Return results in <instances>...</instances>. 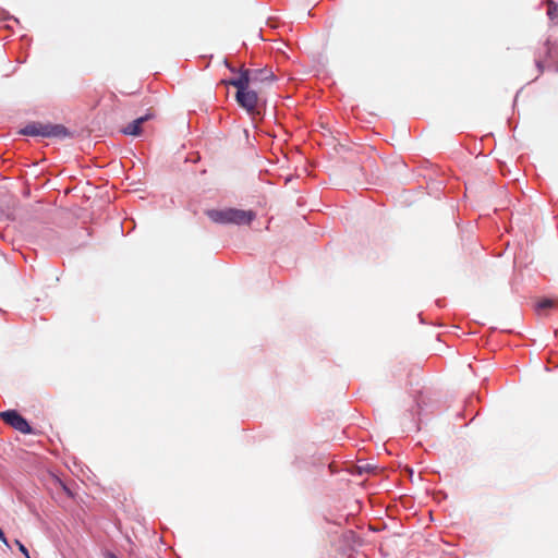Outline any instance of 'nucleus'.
<instances>
[{
  "instance_id": "nucleus-1",
  "label": "nucleus",
  "mask_w": 558,
  "mask_h": 558,
  "mask_svg": "<svg viewBox=\"0 0 558 558\" xmlns=\"http://www.w3.org/2000/svg\"><path fill=\"white\" fill-rule=\"evenodd\" d=\"M220 84L231 85L236 88L235 99L240 107L245 109L250 114H255L258 107V94L252 89V85L247 83V77H235L222 80Z\"/></svg>"
},
{
  "instance_id": "nucleus-2",
  "label": "nucleus",
  "mask_w": 558,
  "mask_h": 558,
  "mask_svg": "<svg viewBox=\"0 0 558 558\" xmlns=\"http://www.w3.org/2000/svg\"><path fill=\"white\" fill-rule=\"evenodd\" d=\"M208 218L215 223L221 225H251L256 214L253 210H243L236 208L210 209L206 211Z\"/></svg>"
},
{
  "instance_id": "nucleus-3",
  "label": "nucleus",
  "mask_w": 558,
  "mask_h": 558,
  "mask_svg": "<svg viewBox=\"0 0 558 558\" xmlns=\"http://www.w3.org/2000/svg\"><path fill=\"white\" fill-rule=\"evenodd\" d=\"M21 134L28 136L64 138L70 135V132L62 124L32 122L21 130Z\"/></svg>"
},
{
  "instance_id": "nucleus-4",
  "label": "nucleus",
  "mask_w": 558,
  "mask_h": 558,
  "mask_svg": "<svg viewBox=\"0 0 558 558\" xmlns=\"http://www.w3.org/2000/svg\"><path fill=\"white\" fill-rule=\"evenodd\" d=\"M0 418L22 434H32L33 429L28 422L15 410L0 412Z\"/></svg>"
},
{
  "instance_id": "nucleus-5",
  "label": "nucleus",
  "mask_w": 558,
  "mask_h": 558,
  "mask_svg": "<svg viewBox=\"0 0 558 558\" xmlns=\"http://www.w3.org/2000/svg\"><path fill=\"white\" fill-rule=\"evenodd\" d=\"M247 77V83L252 86L257 85L258 83H264L266 81L274 80V73L269 69H241L240 75L238 77Z\"/></svg>"
},
{
  "instance_id": "nucleus-6",
  "label": "nucleus",
  "mask_w": 558,
  "mask_h": 558,
  "mask_svg": "<svg viewBox=\"0 0 558 558\" xmlns=\"http://www.w3.org/2000/svg\"><path fill=\"white\" fill-rule=\"evenodd\" d=\"M153 117L154 114L148 112L145 116L135 119L133 122L129 123L125 128L122 129V133L131 136H141L143 132L142 125Z\"/></svg>"
},
{
  "instance_id": "nucleus-7",
  "label": "nucleus",
  "mask_w": 558,
  "mask_h": 558,
  "mask_svg": "<svg viewBox=\"0 0 558 558\" xmlns=\"http://www.w3.org/2000/svg\"><path fill=\"white\" fill-rule=\"evenodd\" d=\"M373 470V466L367 463L363 458H356V464H351V475H363L365 473H369Z\"/></svg>"
},
{
  "instance_id": "nucleus-8",
  "label": "nucleus",
  "mask_w": 558,
  "mask_h": 558,
  "mask_svg": "<svg viewBox=\"0 0 558 558\" xmlns=\"http://www.w3.org/2000/svg\"><path fill=\"white\" fill-rule=\"evenodd\" d=\"M350 539H351V550L354 548L355 545L362 546L364 543L363 537L360 535L356 536L355 533H353L352 531H351Z\"/></svg>"
},
{
  "instance_id": "nucleus-9",
  "label": "nucleus",
  "mask_w": 558,
  "mask_h": 558,
  "mask_svg": "<svg viewBox=\"0 0 558 558\" xmlns=\"http://www.w3.org/2000/svg\"><path fill=\"white\" fill-rule=\"evenodd\" d=\"M555 304H556L555 300L544 299V300L538 302L537 307L538 308H550V307L555 306Z\"/></svg>"
},
{
  "instance_id": "nucleus-10",
  "label": "nucleus",
  "mask_w": 558,
  "mask_h": 558,
  "mask_svg": "<svg viewBox=\"0 0 558 558\" xmlns=\"http://www.w3.org/2000/svg\"><path fill=\"white\" fill-rule=\"evenodd\" d=\"M15 545L19 547V550L26 557V558H31L29 556V553L27 550V548L19 541V539H15Z\"/></svg>"
},
{
  "instance_id": "nucleus-11",
  "label": "nucleus",
  "mask_w": 558,
  "mask_h": 558,
  "mask_svg": "<svg viewBox=\"0 0 558 558\" xmlns=\"http://www.w3.org/2000/svg\"><path fill=\"white\" fill-rule=\"evenodd\" d=\"M362 509V506H361V501L360 500H356L355 501V505H351V514L353 513V511H361Z\"/></svg>"
},
{
  "instance_id": "nucleus-12",
  "label": "nucleus",
  "mask_w": 558,
  "mask_h": 558,
  "mask_svg": "<svg viewBox=\"0 0 558 558\" xmlns=\"http://www.w3.org/2000/svg\"><path fill=\"white\" fill-rule=\"evenodd\" d=\"M328 41L333 45L336 43V34H332L331 32H329L328 34Z\"/></svg>"
},
{
  "instance_id": "nucleus-13",
  "label": "nucleus",
  "mask_w": 558,
  "mask_h": 558,
  "mask_svg": "<svg viewBox=\"0 0 558 558\" xmlns=\"http://www.w3.org/2000/svg\"><path fill=\"white\" fill-rule=\"evenodd\" d=\"M226 65L230 69L231 72H235V69L233 66H231L228 61L226 60L225 61Z\"/></svg>"
},
{
  "instance_id": "nucleus-14",
  "label": "nucleus",
  "mask_w": 558,
  "mask_h": 558,
  "mask_svg": "<svg viewBox=\"0 0 558 558\" xmlns=\"http://www.w3.org/2000/svg\"><path fill=\"white\" fill-rule=\"evenodd\" d=\"M107 558H118L114 554L112 553H108L107 554Z\"/></svg>"
},
{
  "instance_id": "nucleus-15",
  "label": "nucleus",
  "mask_w": 558,
  "mask_h": 558,
  "mask_svg": "<svg viewBox=\"0 0 558 558\" xmlns=\"http://www.w3.org/2000/svg\"><path fill=\"white\" fill-rule=\"evenodd\" d=\"M63 488H64L65 493H68L69 495L71 494L70 490L65 486Z\"/></svg>"
}]
</instances>
